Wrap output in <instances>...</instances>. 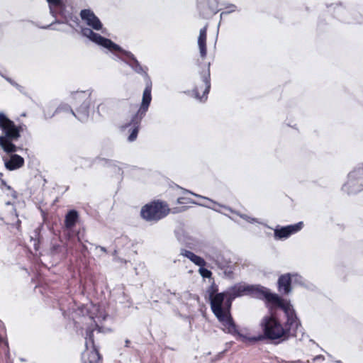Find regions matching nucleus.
<instances>
[{
	"label": "nucleus",
	"instance_id": "obj_1",
	"mask_svg": "<svg viewBox=\"0 0 363 363\" xmlns=\"http://www.w3.org/2000/svg\"><path fill=\"white\" fill-rule=\"evenodd\" d=\"M247 284H238L228 288L224 293L211 294V308L221 323L224 332L236 336L238 340L242 342H257L262 340L263 336L259 335L257 337H247L240 334L230 315L232 301L237 297L247 295Z\"/></svg>",
	"mask_w": 363,
	"mask_h": 363
},
{
	"label": "nucleus",
	"instance_id": "obj_2",
	"mask_svg": "<svg viewBox=\"0 0 363 363\" xmlns=\"http://www.w3.org/2000/svg\"><path fill=\"white\" fill-rule=\"evenodd\" d=\"M74 313V319L82 316V323L86 325L85 337L86 350L82 354V361L84 363H99L101 357L94 346L93 332L95 329L100 333L105 332L99 324L106 319L107 314L100 306L93 303L79 307Z\"/></svg>",
	"mask_w": 363,
	"mask_h": 363
},
{
	"label": "nucleus",
	"instance_id": "obj_3",
	"mask_svg": "<svg viewBox=\"0 0 363 363\" xmlns=\"http://www.w3.org/2000/svg\"><path fill=\"white\" fill-rule=\"evenodd\" d=\"M82 33L89 37L91 40L92 43L102 48H106L112 52H121L124 57H120L118 55H114L113 60L123 61L136 73L144 77L146 81V87L145 90L149 87L150 94H151L152 82L147 74V68L143 67L132 52L122 49L118 45L116 44L110 39L103 37L101 35L94 33L91 30L84 29L82 30ZM150 96H152V95Z\"/></svg>",
	"mask_w": 363,
	"mask_h": 363
},
{
	"label": "nucleus",
	"instance_id": "obj_4",
	"mask_svg": "<svg viewBox=\"0 0 363 363\" xmlns=\"http://www.w3.org/2000/svg\"><path fill=\"white\" fill-rule=\"evenodd\" d=\"M247 295L253 298L264 300L269 310L279 308L288 316V323H296V313L289 301L281 298L278 294L272 293L270 290L261 285H249L247 286Z\"/></svg>",
	"mask_w": 363,
	"mask_h": 363
},
{
	"label": "nucleus",
	"instance_id": "obj_5",
	"mask_svg": "<svg viewBox=\"0 0 363 363\" xmlns=\"http://www.w3.org/2000/svg\"><path fill=\"white\" fill-rule=\"evenodd\" d=\"M90 90L76 91L72 94L74 105L77 106L74 112L67 104H61L55 110L53 114H48L45 111V116L51 118L55 114L65 113L74 116L82 122L86 121L89 116V107L91 104Z\"/></svg>",
	"mask_w": 363,
	"mask_h": 363
},
{
	"label": "nucleus",
	"instance_id": "obj_6",
	"mask_svg": "<svg viewBox=\"0 0 363 363\" xmlns=\"http://www.w3.org/2000/svg\"><path fill=\"white\" fill-rule=\"evenodd\" d=\"M0 147L6 153L16 152L18 150L14 143L21 138L23 126L16 125L2 111H0Z\"/></svg>",
	"mask_w": 363,
	"mask_h": 363
},
{
	"label": "nucleus",
	"instance_id": "obj_7",
	"mask_svg": "<svg viewBox=\"0 0 363 363\" xmlns=\"http://www.w3.org/2000/svg\"><path fill=\"white\" fill-rule=\"evenodd\" d=\"M286 322L284 326L275 317L264 316L261 322V326L264 336L270 340H277L286 336L288 334H294L301 326V323L296 315V323H288V316L286 315Z\"/></svg>",
	"mask_w": 363,
	"mask_h": 363
},
{
	"label": "nucleus",
	"instance_id": "obj_8",
	"mask_svg": "<svg viewBox=\"0 0 363 363\" xmlns=\"http://www.w3.org/2000/svg\"><path fill=\"white\" fill-rule=\"evenodd\" d=\"M151 100L152 96L150 94V89L148 87L146 90H144L143 91L141 105L138 111L132 117L130 123L124 126V128H127L128 126L132 127L131 133L128 138V140L129 142H133L134 140H136L140 127V123L148 110Z\"/></svg>",
	"mask_w": 363,
	"mask_h": 363
},
{
	"label": "nucleus",
	"instance_id": "obj_9",
	"mask_svg": "<svg viewBox=\"0 0 363 363\" xmlns=\"http://www.w3.org/2000/svg\"><path fill=\"white\" fill-rule=\"evenodd\" d=\"M169 212L167 203L157 201L145 205L140 211V215L147 221L156 222L167 216Z\"/></svg>",
	"mask_w": 363,
	"mask_h": 363
},
{
	"label": "nucleus",
	"instance_id": "obj_10",
	"mask_svg": "<svg viewBox=\"0 0 363 363\" xmlns=\"http://www.w3.org/2000/svg\"><path fill=\"white\" fill-rule=\"evenodd\" d=\"M79 16L83 23L86 24L88 27L81 26L80 22L79 21V26L74 28L76 30L77 28H80V33L83 37H85L90 41H91V40L89 37L84 35L82 33V30L84 29L91 30L95 34L100 35L99 33L94 32V30L100 31L101 34L107 35V30L104 28L103 24L101 22L100 19L95 15L93 11H91V9H82L80 11Z\"/></svg>",
	"mask_w": 363,
	"mask_h": 363
},
{
	"label": "nucleus",
	"instance_id": "obj_11",
	"mask_svg": "<svg viewBox=\"0 0 363 363\" xmlns=\"http://www.w3.org/2000/svg\"><path fill=\"white\" fill-rule=\"evenodd\" d=\"M363 189V167H358L348 174V179L342 190L347 194L359 192Z\"/></svg>",
	"mask_w": 363,
	"mask_h": 363
},
{
	"label": "nucleus",
	"instance_id": "obj_12",
	"mask_svg": "<svg viewBox=\"0 0 363 363\" xmlns=\"http://www.w3.org/2000/svg\"><path fill=\"white\" fill-rule=\"evenodd\" d=\"M49 4L50 13L53 16H56L59 13L63 16L66 23L71 28H75L79 26V18L77 16L72 13H66L65 11V6L61 0H47Z\"/></svg>",
	"mask_w": 363,
	"mask_h": 363
},
{
	"label": "nucleus",
	"instance_id": "obj_13",
	"mask_svg": "<svg viewBox=\"0 0 363 363\" xmlns=\"http://www.w3.org/2000/svg\"><path fill=\"white\" fill-rule=\"evenodd\" d=\"M206 257L218 266L220 269L223 270L225 275L230 277L233 274V268L230 262L225 259L224 256L220 252L213 250L206 255Z\"/></svg>",
	"mask_w": 363,
	"mask_h": 363
},
{
	"label": "nucleus",
	"instance_id": "obj_14",
	"mask_svg": "<svg viewBox=\"0 0 363 363\" xmlns=\"http://www.w3.org/2000/svg\"><path fill=\"white\" fill-rule=\"evenodd\" d=\"M303 222H298L294 225H289L284 227L277 226L274 230L275 240H283L288 238L292 234H294L302 229Z\"/></svg>",
	"mask_w": 363,
	"mask_h": 363
},
{
	"label": "nucleus",
	"instance_id": "obj_15",
	"mask_svg": "<svg viewBox=\"0 0 363 363\" xmlns=\"http://www.w3.org/2000/svg\"><path fill=\"white\" fill-rule=\"evenodd\" d=\"M202 78V85L196 86L193 90L194 97L200 101H204L207 99V96L211 88L209 72L208 71Z\"/></svg>",
	"mask_w": 363,
	"mask_h": 363
},
{
	"label": "nucleus",
	"instance_id": "obj_16",
	"mask_svg": "<svg viewBox=\"0 0 363 363\" xmlns=\"http://www.w3.org/2000/svg\"><path fill=\"white\" fill-rule=\"evenodd\" d=\"M10 155L9 157H3L4 166L6 169L13 171L20 169L24 165V159L18 155L13 153H7Z\"/></svg>",
	"mask_w": 363,
	"mask_h": 363
},
{
	"label": "nucleus",
	"instance_id": "obj_17",
	"mask_svg": "<svg viewBox=\"0 0 363 363\" xmlns=\"http://www.w3.org/2000/svg\"><path fill=\"white\" fill-rule=\"evenodd\" d=\"M301 279V277L297 274H293L291 277L289 274L281 275L278 279V289L280 293L288 294L291 292V284L293 280L298 281Z\"/></svg>",
	"mask_w": 363,
	"mask_h": 363
},
{
	"label": "nucleus",
	"instance_id": "obj_18",
	"mask_svg": "<svg viewBox=\"0 0 363 363\" xmlns=\"http://www.w3.org/2000/svg\"><path fill=\"white\" fill-rule=\"evenodd\" d=\"M207 26H204L199 31L198 38V46L199 49L200 55L202 58H205L207 54L206 50V36H207Z\"/></svg>",
	"mask_w": 363,
	"mask_h": 363
},
{
	"label": "nucleus",
	"instance_id": "obj_19",
	"mask_svg": "<svg viewBox=\"0 0 363 363\" xmlns=\"http://www.w3.org/2000/svg\"><path fill=\"white\" fill-rule=\"evenodd\" d=\"M181 255L188 258L191 262H192L194 264L199 267H205L206 261L203 258L200 256L195 255L194 252L182 249L180 252Z\"/></svg>",
	"mask_w": 363,
	"mask_h": 363
},
{
	"label": "nucleus",
	"instance_id": "obj_20",
	"mask_svg": "<svg viewBox=\"0 0 363 363\" xmlns=\"http://www.w3.org/2000/svg\"><path fill=\"white\" fill-rule=\"evenodd\" d=\"M181 255L188 258L191 262H192L194 264L199 267H205L206 261L203 258L200 256L195 255L194 252L182 249L180 252Z\"/></svg>",
	"mask_w": 363,
	"mask_h": 363
},
{
	"label": "nucleus",
	"instance_id": "obj_21",
	"mask_svg": "<svg viewBox=\"0 0 363 363\" xmlns=\"http://www.w3.org/2000/svg\"><path fill=\"white\" fill-rule=\"evenodd\" d=\"M184 192V193H188V194H190L191 195H194V196L196 197H198V198H201L202 199H204V200H206L208 201H209L210 203H211L212 204H213V206H210L208 204H206V203H201L200 204V206H204V207H207L208 208H211L216 212H218V213H221L220 210L218 208H222V206L221 204L213 201L212 199H209V198H207V197H205V196H201L199 194H195L192 191H190L189 190H186V189H183ZM223 208H224L223 207Z\"/></svg>",
	"mask_w": 363,
	"mask_h": 363
},
{
	"label": "nucleus",
	"instance_id": "obj_22",
	"mask_svg": "<svg viewBox=\"0 0 363 363\" xmlns=\"http://www.w3.org/2000/svg\"><path fill=\"white\" fill-rule=\"evenodd\" d=\"M79 215L77 211L71 210L65 216V225L67 229H71L77 223Z\"/></svg>",
	"mask_w": 363,
	"mask_h": 363
},
{
	"label": "nucleus",
	"instance_id": "obj_23",
	"mask_svg": "<svg viewBox=\"0 0 363 363\" xmlns=\"http://www.w3.org/2000/svg\"><path fill=\"white\" fill-rule=\"evenodd\" d=\"M222 207H223L224 209H226V210L229 211L230 212L238 215L241 218L244 219L245 220H246L247 222H248L250 223H259V221L257 218L250 217L246 214L240 213V212L234 211L231 208H230L227 206H222Z\"/></svg>",
	"mask_w": 363,
	"mask_h": 363
},
{
	"label": "nucleus",
	"instance_id": "obj_24",
	"mask_svg": "<svg viewBox=\"0 0 363 363\" xmlns=\"http://www.w3.org/2000/svg\"><path fill=\"white\" fill-rule=\"evenodd\" d=\"M62 17L63 18H65L63 16H62ZM56 23H57V24H61V23H66V24H67V23H66V21H65V19H64V21H62V22L57 21H55V22H53V23H50V25H48V26H46L43 27V28H44V29H48V28H50V29H52V30H58V31L65 32V30L63 28H60V27H56V26H55V25Z\"/></svg>",
	"mask_w": 363,
	"mask_h": 363
},
{
	"label": "nucleus",
	"instance_id": "obj_25",
	"mask_svg": "<svg viewBox=\"0 0 363 363\" xmlns=\"http://www.w3.org/2000/svg\"><path fill=\"white\" fill-rule=\"evenodd\" d=\"M177 203L178 204H188V203H192L196 205H200L201 203L196 202L193 201L191 199L188 197H179L177 199Z\"/></svg>",
	"mask_w": 363,
	"mask_h": 363
},
{
	"label": "nucleus",
	"instance_id": "obj_26",
	"mask_svg": "<svg viewBox=\"0 0 363 363\" xmlns=\"http://www.w3.org/2000/svg\"><path fill=\"white\" fill-rule=\"evenodd\" d=\"M5 79L9 82L12 86H15L19 91L23 92L24 91V87L21 85L16 83L15 81H13L12 79L5 77L4 75H1Z\"/></svg>",
	"mask_w": 363,
	"mask_h": 363
},
{
	"label": "nucleus",
	"instance_id": "obj_27",
	"mask_svg": "<svg viewBox=\"0 0 363 363\" xmlns=\"http://www.w3.org/2000/svg\"><path fill=\"white\" fill-rule=\"evenodd\" d=\"M199 272L201 276L203 278H210L212 275L211 272L204 267H199Z\"/></svg>",
	"mask_w": 363,
	"mask_h": 363
},
{
	"label": "nucleus",
	"instance_id": "obj_28",
	"mask_svg": "<svg viewBox=\"0 0 363 363\" xmlns=\"http://www.w3.org/2000/svg\"><path fill=\"white\" fill-rule=\"evenodd\" d=\"M225 9H227V11L222 12L220 13V17H222L225 14H228L233 11H235L237 10V6L234 4H229L225 7Z\"/></svg>",
	"mask_w": 363,
	"mask_h": 363
},
{
	"label": "nucleus",
	"instance_id": "obj_29",
	"mask_svg": "<svg viewBox=\"0 0 363 363\" xmlns=\"http://www.w3.org/2000/svg\"><path fill=\"white\" fill-rule=\"evenodd\" d=\"M1 183L3 185L5 186V187L11 191V196L13 198V199H17V193L16 191H14L9 185H8L5 181L2 180L1 181Z\"/></svg>",
	"mask_w": 363,
	"mask_h": 363
},
{
	"label": "nucleus",
	"instance_id": "obj_30",
	"mask_svg": "<svg viewBox=\"0 0 363 363\" xmlns=\"http://www.w3.org/2000/svg\"><path fill=\"white\" fill-rule=\"evenodd\" d=\"M277 363H303V362L298 360L296 362H286L279 358H276Z\"/></svg>",
	"mask_w": 363,
	"mask_h": 363
},
{
	"label": "nucleus",
	"instance_id": "obj_31",
	"mask_svg": "<svg viewBox=\"0 0 363 363\" xmlns=\"http://www.w3.org/2000/svg\"><path fill=\"white\" fill-rule=\"evenodd\" d=\"M324 359H325L324 356H323V355H321V354L317 355V356H315V357H314L313 358V362H315V361H317V360H322V361H323Z\"/></svg>",
	"mask_w": 363,
	"mask_h": 363
},
{
	"label": "nucleus",
	"instance_id": "obj_32",
	"mask_svg": "<svg viewBox=\"0 0 363 363\" xmlns=\"http://www.w3.org/2000/svg\"><path fill=\"white\" fill-rule=\"evenodd\" d=\"M59 246H55V245H53L52 247V252H55L57 251V248Z\"/></svg>",
	"mask_w": 363,
	"mask_h": 363
},
{
	"label": "nucleus",
	"instance_id": "obj_33",
	"mask_svg": "<svg viewBox=\"0 0 363 363\" xmlns=\"http://www.w3.org/2000/svg\"><path fill=\"white\" fill-rule=\"evenodd\" d=\"M103 106V104H100L97 107V110H98V112L99 113L100 112V108Z\"/></svg>",
	"mask_w": 363,
	"mask_h": 363
},
{
	"label": "nucleus",
	"instance_id": "obj_34",
	"mask_svg": "<svg viewBox=\"0 0 363 363\" xmlns=\"http://www.w3.org/2000/svg\"><path fill=\"white\" fill-rule=\"evenodd\" d=\"M6 206H13V203L11 201L6 202Z\"/></svg>",
	"mask_w": 363,
	"mask_h": 363
},
{
	"label": "nucleus",
	"instance_id": "obj_35",
	"mask_svg": "<svg viewBox=\"0 0 363 363\" xmlns=\"http://www.w3.org/2000/svg\"><path fill=\"white\" fill-rule=\"evenodd\" d=\"M100 250H101V251L104 252H106V250L105 247H100Z\"/></svg>",
	"mask_w": 363,
	"mask_h": 363
},
{
	"label": "nucleus",
	"instance_id": "obj_36",
	"mask_svg": "<svg viewBox=\"0 0 363 363\" xmlns=\"http://www.w3.org/2000/svg\"><path fill=\"white\" fill-rule=\"evenodd\" d=\"M129 342H130V341H129V340H126V341H125V345H126V346H128V344H129Z\"/></svg>",
	"mask_w": 363,
	"mask_h": 363
},
{
	"label": "nucleus",
	"instance_id": "obj_37",
	"mask_svg": "<svg viewBox=\"0 0 363 363\" xmlns=\"http://www.w3.org/2000/svg\"><path fill=\"white\" fill-rule=\"evenodd\" d=\"M335 363H342L340 360L335 361Z\"/></svg>",
	"mask_w": 363,
	"mask_h": 363
},
{
	"label": "nucleus",
	"instance_id": "obj_38",
	"mask_svg": "<svg viewBox=\"0 0 363 363\" xmlns=\"http://www.w3.org/2000/svg\"><path fill=\"white\" fill-rule=\"evenodd\" d=\"M13 211L14 212H16V209L14 208V207H13ZM15 215L17 216L16 213H15Z\"/></svg>",
	"mask_w": 363,
	"mask_h": 363
},
{
	"label": "nucleus",
	"instance_id": "obj_39",
	"mask_svg": "<svg viewBox=\"0 0 363 363\" xmlns=\"http://www.w3.org/2000/svg\"><path fill=\"white\" fill-rule=\"evenodd\" d=\"M172 212H173V213H177L178 211H176V210L174 208V209H172Z\"/></svg>",
	"mask_w": 363,
	"mask_h": 363
}]
</instances>
